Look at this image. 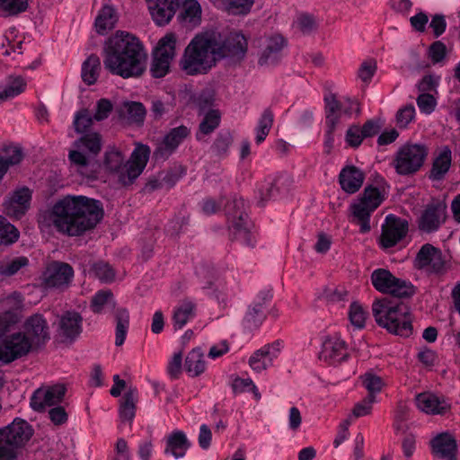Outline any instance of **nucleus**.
Returning <instances> with one entry per match:
<instances>
[{
  "instance_id": "30",
  "label": "nucleus",
  "mask_w": 460,
  "mask_h": 460,
  "mask_svg": "<svg viewBox=\"0 0 460 460\" xmlns=\"http://www.w3.org/2000/svg\"><path fill=\"white\" fill-rule=\"evenodd\" d=\"M430 443L435 456L445 460H456V442L452 435L439 434Z\"/></svg>"
},
{
  "instance_id": "53",
  "label": "nucleus",
  "mask_w": 460,
  "mask_h": 460,
  "mask_svg": "<svg viewBox=\"0 0 460 460\" xmlns=\"http://www.w3.org/2000/svg\"><path fill=\"white\" fill-rule=\"evenodd\" d=\"M173 100L170 98H154L151 101V112L155 119H160L164 114L173 109Z\"/></svg>"
},
{
  "instance_id": "27",
  "label": "nucleus",
  "mask_w": 460,
  "mask_h": 460,
  "mask_svg": "<svg viewBox=\"0 0 460 460\" xmlns=\"http://www.w3.org/2000/svg\"><path fill=\"white\" fill-rule=\"evenodd\" d=\"M148 9L154 22L163 26L167 24L179 7L178 0H156L147 2Z\"/></svg>"
},
{
  "instance_id": "40",
  "label": "nucleus",
  "mask_w": 460,
  "mask_h": 460,
  "mask_svg": "<svg viewBox=\"0 0 460 460\" xmlns=\"http://www.w3.org/2000/svg\"><path fill=\"white\" fill-rule=\"evenodd\" d=\"M117 22L114 10L111 6H104L95 19V28L99 34H106Z\"/></svg>"
},
{
  "instance_id": "48",
  "label": "nucleus",
  "mask_w": 460,
  "mask_h": 460,
  "mask_svg": "<svg viewBox=\"0 0 460 460\" xmlns=\"http://www.w3.org/2000/svg\"><path fill=\"white\" fill-rule=\"evenodd\" d=\"M22 158V150L18 146H6L2 149L0 155L1 162L6 166V170L10 166L20 164Z\"/></svg>"
},
{
  "instance_id": "46",
  "label": "nucleus",
  "mask_w": 460,
  "mask_h": 460,
  "mask_svg": "<svg viewBox=\"0 0 460 460\" xmlns=\"http://www.w3.org/2000/svg\"><path fill=\"white\" fill-rule=\"evenodd\" d=\"M26 82L21 76L10 80L5 88L0 92V103L12 99L24 92Z\"/></svg>"
},
{
  "instance_id": "6",
  "label": "nucleus",
  "mask_w": 460,
  "mask_h": 460,
  "mask_svg": "<svg viewBox=\"0 0 460 460\" xmlns=\"http://www.w3.org/2000/svg\"><path fill=\"white\" fill-rule=\"evenodd\" d=\"M33 429L24 420L16 418L0 429V460H13L17 448L24 446L31 438Z\"/></svg>"
},
{
  "instance_id": "34",
  "label": "nucleus",
  "mask_w": 460,
  "mask_h": 460,
  "mask_svg": "<svg viewBox=\"0 0 460 460\" xmlns=\"http://www.w3.org/2000/svg\"><path fill=\"white\" fill-rule=\"evenodd\" d=\"M190 443L184 432L181 430L172 431L166 438L164 453L172 455L175 458H181L185 456Z\"/></svg>"
},
{
  "instance_id": "58",
  "label": "nucleus",
  "mask_w": 460,
  "mask_h": 460,
  "mask_svg": "<svg viewBox=\"0 0 460 460\" xmlns=\"http://www.w3.org/2000/svg\"><path fill=\"white\" fill-rule=\"evenodd\" d=\"M93 117L87 110L79 111L74 119V127L77 133L86 132L93 124Z\"/></svg>"
},
{
  "instance_id": "54",
  "label": "nucleus",
  "mask_w": 460,
  "mask_h": 460,
  "mask_svg": "<svg viewBox=\"0 0 460 460\" xmlns=\"http://www.w3.org/2000/svg\"><path fill=\"white\" fill-rule=\"evenodd\" d=\"M253 0H225L224 5L229 14H246L250 12Z\"/></svg>"
},
{
  "instance_id": "17",
  "label": "nucleus",
  "mask_w": 460,
  "mask_h": 460,
  "mask_svg": "<svg viewBox=\"0 0 460 460\" xmlns=\"http://www.w3.org/2000/svg\"><path fill=\"white\" fill-rule=\"evenodd\" d=\"M66 391L65 385L59 384L40 387L33 393L30 404L33 410L42 411L46 407L61 402Z\"/></svg>"
},
{
  "instance_id": "50",
  "label": "nucleus",
  "mask_w": 460,
  "mask_h": 460,
  "mask_svg": "<svg viewBox=\"0 0 460 460\" xmlns=\"http://www.w3.org/2000/svg\"><path fill=\"white\" fill-rule=\"evenodd\" d=\"M27 7V0H0V17L15 15Z\"/></svg>"
},
{
  "instance_id": "12",
  "label": "nucleus",
  "mask_w": 460,
  "mask_h": 460,
  "mask_svg": "<svg viewBox=\"0 0 460 460\" xmlns=\"http://www.w3.org/2000/svg\"><path fill=\"white\" fill-rule=\"evenodd\" d=\"M371 283L379 292L397 297H409L414 294L413 286L394 277L385 269H376L371 274Z\"/></svg>"
},
{
  "instance_id": "3",
  "label": "nucleus",
  "mask_w": 460,
  "mask_h": 460,
  "mask_svg": "<svg viewBox=\"0 0 460 460\" xmlns=\"http://www.w3.org/2000/svg\"><path fill=\"white\" fill-rule=\"evenodd\" d=\"M372 313L376 323L389 332L402 337L411 334L410 309L404 303L388 298L376 300L372 305Z\"/></svg>"
},
{
  "instance_id": "16",
  "label": "nucleus",
  "mask_w": 460,
  "mask_h": 460,
  "mask_svg": "<svg viewBox=\"0 0 460 460\" xmlns=\"http://www.w3.org/2000/svg\"><path fill=\"white\" fill-rule=\"evenodd\" d=\"M415 268L424 270L429 273H443L446 270V262L441 251L429 243L424 244L414 261Z\"/></svg>"
},
{
  "instance_id": "21",
  "label": "nucleus",
  "mask_w": 460,
  "mask_h": 460,
  "mask_svg": "<svg viewBox=\"0 0 460 460\" xmlns=\"http://www.w3.org/2000/svg\"><path fill=\"white\" fill-rule=\"evenodd\" d=\"M190 130L186 126H179L172 128L159 143L154 152L156 160L164 161L179 146V145L190 135Z\"/></svg>"
},
{
  "instance_id": "57",
  "label": "nucleus",
  "mask_w": 460,
  "mask_h": 460,
  "mask_svg": "<svg viewBox=\"0 0 460 460\" xmlns=\"http://www.w3.org/2000/svg\"><path fill=\"white\" fill-rule=\"evenodd\" d=\"M28 264L26 257H18L0 264V273L4 276L16 274L22 267Z\"/></svg>"
},
{
  "instance_id": "18",
  "label": "nucleus",
  "mask_w": 460,
  "mask_h": 460,
  "mask_svg": "<svg viewBox=\"0 0 460 460\" xmlns=\"http://www.w3.org/2000/svg\"><path fill=\"white\" fill-rule=\"evenodd\" d=\"M408 232V222L405 219L388 215L385 223L382 226L380 238L384 248H391L405 237Z\"/></svg>"
},
{
  "instance_id": "64",
  "label": "nucleus",
  "mask_w": 460,
  "mask_h": 460,
  "mask_svg": "<svg viewBox=\"0 0 460 460\" xmlns=\"http://www.w3.org/2000/svg\"><path fill=\"white\" fill-rule=\"evenodd\" d=\"M364 138L360 128L357 125H352L347 130L346 141L352 147L359 146Z\"/></svg>"
},
{
  "instance_id": "2",
  "label": "nucleus",
  "mask_w": 460,
  "mask_h": 460,
  "mask_svg": "<svg viewBox=\"0 0 460 460\" xmlns=\"http://www.w3.org/2000/svg\"><path fill=\"white\" fill-rule=\"evenodd\" d=\"M147 53L140 40L128 31H118L103 49L106 70L124 79L141 76L146 68Z\"/></svg>"
},
{
  "instance_id": "1",
  "label": "nucleus",
  "mask_w": 460,
  "mask_h": 460,
  "mask_svg": "<svg viewBox=\"0 0 460 460\" xmlns=\"http://www.w3.org/2000/svg\"><path fill=\"white\" fill-rule=\"evenodd\" d=\"M102 217V203L85 196L67 195L58 199L49 212V219L54 226L70 236L94 228Z\"/></svg>"
},
{
  "instance_id": "15",
  "label": "nucleus",
  "mask_w": 460,
  "mask_h": 460,
  "mask_svg": "<svg viewBox=\"0 0 460 460\" xmlns=\"http://www.w3.org/2000/svg\"><path fill=\"white\" fill-rule=\"evenodd\" d=\"M74 278L73 268L66 262L52 261L43 273V284L48 288L64 290L67 288Z\"/></svg>"
},
{
  "instance_id": "20",
  "label": "nucleus",
  "mask_w": 460,
  "mask_h": 460,
  "mask_svg": "<svg viewBox=\"0 0 460 460\" xmlns=\"http://www.w3.org/2000/svg\"><path fill=\"white\" fill-rule=\"evenodd\" d=\"M349 357L346 342L338 335L327 336L322 344L320 359L330 365L340 364Z\"/></svg>"
},
{
  "instance_id": "36",
  "label": "nucleus",
  "mask_w": 460,
  "mask_h": 460,
  "mask_svg": "<svg viewBox=\"0 0 460 460\" xmlns=\"http://www.w3.org/2000/svg\"><path fill=\"white\" fill-rule=\"evenodd\" d=\"M116 302L111 290L102 289L93 296L90 308L94 314H103L110 309H114Z\"/></svg>"
},
{
  "instance_id": "9",
  "label": "nucleus",
  "mask_w": 460,
  "mask_h": 460,
  "mask_svg": "<svg viewBox=\"0 0 460 460\" xmlns=\"http://www.w3.org/2000/svg\"><path fill=\"white\" fill-rule=\"evenodd\" d=\"M384 199V190L377 187L367 186L358 201L351 205L353 217L360 225L362 233L370 230V215L381 205Z\"/></svg>"
},
{
  "instance_id": "61",
  "label": "nucleus",
  "mask_w": 460,
  "mask_h": 460,
  "mask_svg": "<svg viewBox=\"0 0 460 460\" xmlns=\"http://www.w3.org/2000/svg\"><path fill=\"white\" fill-rule=\"evenodd\" d=\"M231 144L232 137L229 134H219L212 146V150L217 155H225Z\"/></svg>"
},
{
  "instance_id": "11",
  "label": "nucleus",
  "mask_w": 460,
  "mask_h": 460,
  "mask_svg": "<svg viewBox=\"0 0 460 460\" xmlns=\"http://www.w3.org/2000/svg\"><path fill=\"white\" fill-rule=\"evenodd\" d=\"M176 41L177 39L173 33H167L159 40L153 52L150 65V73L153 77L162 78L168 74L171 63L175 57Z\"/></svg>"
},
{
  "instance_id": "42",
  "label": "nucleus",
  "mask_w": 460,
  "mask_h": 460,
  "mask_svg": "<svg viewBox=\"0 0 460 460\" xmlns=\"http://www.w3.org/2000/svg\"><path fill=\"white\" fill-rule=\"evenodd\" d=\"M274 121V114L270 109H266L261 115L258 124L254 129L255 141L259 145L262 143L269 135Z\"/></svg>"
},
{
  "instance_id": "37",
  "label": "nucleus",
  "mask_w": 460,
  "mask_h": 460,
  "mask_svg": "<svg viewBox=\"0 0 460 460\" xmlns=\"http://www.w3.org/2000/svg\"><path fill=\"white\" fill-rule=\"evenodd\" d=\"M206 369V361L200 349H193L186 357L185 370L189 376L195 377L201 375Z\"/></svg>"
},
{
  "instance_id": "8",
  "label": "nucleus",
  "mask_w": 460,
  "mask_h": 460,
  "mask_svg": "<svg viewBox=\"0 0 460 460\" xmlns=\"http://www.w3.org/2000/svg\"><path fill=\"white\" fill-rule=\"evenodd\" d=\"M428 155L424 144L406 143L396 151L392 164L399 175H411L422 167Z\"/></svg>"
},
{
  "instance_id": "39",
  "label": "nucleus",
  "mask_w": 460,
  "mask_h": 460,
  "mask_svg": "<svg viewBox=\"0 0 460 460\" xmlns=\"http://www.w3.org/2000/svg\"><path fill=\"white\" fill-rule=\"evenodd\" d=\"M100 71L101 62L99 57L91 55L82 66V78L84 82L89 85L93 84L97 81Z\"/></svg>"
},
{
  "instance_id": "29",
  "label": "nucleus",
  "mask_w": 460,
  "mask_h": 460,
  "mask_svg": "<svg viewBox=\"0 0 460 460\" xmlns=\"http://www.w3.org/2000/svg\"><path fill=\"white\" fill-rule=\"evenodd\" d=\"M83 318L79 313L67 311L64 313L58 323L59 335L66 340L74 341L82 332Z\"/></svg>"
},
{
  "instance_id": "35",
  "label": "nucleus",
  "mask_w": 460,
  "mask_h": 460,
  "mask_svg": "<svg viewBox=\"0 0 460 460\" xmlns=\"http://www.w3.org/2000/svg\"><path fill=\"white\" fill-rule=\"evenodd\" d=\"M201 18V7L196 0H185L181 4L179 21L186 26H196Z\"/></svg>"
},
{
  "instance_id": "55",
  "label": "nucleus",
  "mask_w": 460,
  "mask_h": 460,
  "mask_svg": "<svg viewBox=\"0 0 460 460\" xmlns=\"http://www.w3.org/2000/svg\"><path fill=\"white\" fill-rule=\"evenodd\" d=\"M128 118L132 122L141 123L146 114V110L143 103L138 102H128L124 104Z\"/></svg>"
},
{
  "instance_id": "49",
  "label": "nucleus",
  "mask_w": 460,
  "mask_h": 460,
  "mask_svg": "<svg viewBox=\"0 0 460 460\" xmlns=\"http://www.w3.org/2000/svg\"><path fill=\"white\" fill-rule=\"evenodd\" d=\"M367 312L357 302L349 305V319L350 323L357 329L365 327Z\"/></svg>"
},
{
  "instance_id": "14",
  "label": "nucleus",
  "mask_w": 460,
  "mask_h": 460,
  "mask_svg": "<svg viewBox=\"0 0 460 460\" xmlns=\"http://www.w3.org/2000/svg\"><path fill=\"white\" fill-rule=\"evenodd\" d=\"M31 349L27 335L22 332L5 335L0 341V361L9 364L26 356Z\"/></svg>"
},
{
  "instance_id": "22",
  "label": "nucleus",
  "mask_w": 460,
  "mask_h": 460,
  "mask_svg": "<svg viewBox=\"0 0 460 460\" xmlns=\"http://www.w3.org/2000/svg\"><path fill=\"white\" fill-rule=\"evenodd\" d=\"M286 46V40L279 34L265 38L258 59L260 66H273L281 58V52Z\"/></svg>"
},
{
  "instance_id": "59",
  "label": "nucleus",
  "mask_w": 460,
  "mask_h": 460,
  "mask_svg": "<svg viewBox=\"0 0 460 460\" xmlns=\"http://www.w3.org/2000/svg\"><path fill=\"white\" fill-rule=\"evenodd\" d=\"M294 26L304 34L310 33L315 29L316 23L313 16L307 13H300L294 21Z\"/></svg>"
},
{
  "instance_id": "13",
  "label": "nucleus",
  "mask_w": 460,
  "mask_h": 460,
  "mask_svg": "<svg viewBox=\"0 0 460 460\" xmlns=\"http://www.w3.org/2000/svg\"><path fill=\"white\" fill-rule=\"evenodd\" d=\"M215 34V46L217 59L229 58L233 62H239L246 55L248 44L246 38L239 32H231L223 40Z\"/></svg>"
},
{
  "instance_id": "38",
  "label": "nucleus",
  "mask_w": 460,
  "mask_h": 460,
  "mask_svg": "<svg viewBox=\"0 0 460 460\" xmlns=\"http://www.w3.org/2000/svg\"><path fill=\"white\" fill-rule=\"evenodd\" d=\"M220 120L221 115L218 111L211 110L207 112L199 123V131L196 134V138L200 141L203 137L211 134L216 128H218Z\"/></svg>"
},
{
  "instance_id": "63",
  "label": "nucleus",
  "mask_w": 460,
  "mask_h": 460,
  "mask_svg": "<svg viewBox=\"0 0 460 460\" xmlns=\"http://www.w3.org/2000/svg\"><path fill=\"white\" fill-rule=\"evenodd\" d=\"M417 104L421 112L429 114L435 109L436 100L429 93H421L417 98Z\"/></svg>"
},
{
  "instance_id": "24",
  "label": "nucleus",
  "mask_w": 460,
  "mask_h": 460,
  "mask_svg": "<svg viewBox=\"0 0 460 460\" xmlns=\"http://www.w3.org/2000/svg\"><path fill=\"white\" fill-rule=\"evenodd\" d=\"M446 218V207L442 205L428 206L418 219L419 229L427 234L436 232L445 223Z\"/></svg>"
},
{
  "instance_id": "52",
  "label": "nucleus",
  "mask_w": 460,
  "mask_h": 460,
  "mask_svg": "<svg viewBox=\"0 0 460 460\" xmlns=\"http://www.w3.org/2000/svg\"><path fill=\"white\" fill-rule=\"evenodd\" d=\"M375 402L376 395L372 394H367L364 399L357 402L352 410L351 414L349 416L351 417V422L354 419L369 415L372 411V407Z\"/></svg>"
},
{
  "instance_id": "44",
  "label": "nucleus",
  "mask_w": 460,
  "mask_h": 460,
  "mask_svg": "<svg viewBox=\"0 0 460 460\" xmlns=\"http://www.w3.org/2000/svg\"><path fill=\"white\" fill-rule=\"evenodd\" d=\"M326 124L337 126L339 123V111L341 107V101L337 100L334 94H328L324 97Z\"/></svg>"
},
{
  "instance_id": "5",
  "label": "nucleus",
  "mask_w": 460,
  "mask_h": 460,
  "mask_svg": "<svg viewBox=\"0 0 460 460\" xmlns=\"http://www.w3.org/2000/svg\"><path fill=\"white\" fill-rule=\"evenodd\" d=\"M217 60L215 34L197 35L185 49L181 66L188 75L206 74Z\"/></svg>"
},
{
  "instance_id": "47",
  "label": "nucleus",
  "mask_w": 460,
  "mask_h": 460,
  "mask_svg": "<svg viewBox=\"0 0 460 460\" xmlns=\"http://www.w3.org/2000/svg\"><path fill=\"white\" fill-rule=\"evenodd\" d=\"M19 235L18 229L0 216V244H12L18 240Z\"/></svg>"
},
{
  "instance_id": "26",
  "label": "nucleus",
  "mask_w": 460,
  "mask_h": 460,
  "mask_svg": "<svg viewBox=\"0 0 460 460\" xmlns=\"http://www.w3.org/2000/svg\"><path fill=\"white\" fill-rule=\"evenodd\" d=\"M417 408L427 414H444L449 408V403L440 396L430 392L420 393L416 395Z\"/></svg>"
},
{
  "instance_id": "19",
  "label": "nucleus",
  "mask_w": 460,
  "mask_h": 460,
  "mask_svg": "<svg viewBox=\"0 0 460 460\" xmlns=\"http://www.w3.org/2000/svg\"><path fill=\"white\" fill-rule=\"evenodd\" d=\"M0 336L3 335L10 326L16 323L20 319V313L22 308V298L19 293H13L0 302Z\"/></svg>"
},
{
  "instance_id": "23",
  "label": "nucleus",
  "mask_w": 460,
  "mask_h": 460,
  "mask_svg": "<svg viewBox=\"0 0 460 460\" xmlns=\"http://www.w3.org/2000/svg\"><path fill=\"white\" fill-rule=\"evenodd\" d=\"M282 341H275L256 350L249 358V365L255 372H261L272 365L281 351Z\"/></svg>"
},
{
  "instance_id": "10",
  "label": "nucleus",
  "mask_w": 460,
  "mask_h": 460,
  "mask_svg": "<svg viewBox=\"0 0 460 460\" xmlns=\"http://www.w3.org/2000/svg\"><path fill=\"white\" fill-rule=\"evenodd\" d=\"M74 147L75 149L69 152V160L79 168H84L101 152L102 147V137L96 132L86 133L75 141Z\"/></svg>"
},
{
  "instance_id": "28",
  "label": "nucleus",
  "mask_w": 460,
  "mask_h": 460,
  "mask_svg": "<svg viewBox=\"0 0 460 460\" xmlns=\"http://www.w3.org/2000/svg\"><path fill=\"white\" fill-rule=\"evenodd\" d=\"M31 190L22 188L14 191L13 196L4 203L5 213L13 218H21L30 208Z\"/></svg>"
},
{
  "instance_id": "60",
  "label": "nucleus",
  "mask_w": 460,
  "mask_h": 460,
  "mask_svg": "<svg viewBox=\"0 0 460 460\" xmlns=\"http://www.w3.org/2000/svg\"><path fill=\"white\" fill-rule=\"evenodd\" d=\"M415 117V108L413 105H407L397 111L396 122L400 128H406Z\"/></svg>"
},
{
  "instance_id": "62",
  "label": "nucleus",
  "mask_w": 460,
  "mask_h": 460,
  "mask_svg": "<svg viewBox=\"0 0 460 460\" xmlns=\"http://www.w3.org/2000/svg\"><path fill=\"white\" fill-rule=\"evenodd\" d=\"M376 71V63L373 59L364 61L358 71V75L364 83H369Z\"/></svg>"
},
{
  "instance_id": "33",
  "label": "nucleus",
  "mask_w": 460,
  "mask_h": 460,
  "mask_svg": "<svg viewBox=\"0 0 460 460\" xmlns=\"http://www.w3.org/2000/svg\"><path fill=\"white\" fill-rule=\"evenodd\" d=\"M196 308L195 302L189 298L181 300L174 307L172 321L175 331L182 329L190 320L195 317Z\"/></svg>"
},
{
  "instance_id": "31",
  "label": "nucleus",
  "mask_w": 460,
  "mask_h": 460,
  "mask_svg": "<svg viewBox=\"0 0 460 460\" xmlns=\"http://www.w3.org/2000/svg\"><path fill=\"white\" fill-rule=\"evenodd\" d=\"M452 163V151L445 146L438 148L434 154L432 167L429 171V179L432 181L442 180L449 171Z\"/></svg>"
},
{
  "instance_id": "25",
  "label": "nucleus",
  "mask_w": 460,
  "mask_h": 460,
  "mask_svg": "<svg viewBox=\"0 0 460 460\" xmlns=\"http://www.w3.org/2000/svg\"><path fill=\"white\" fill-rule=\"evenodd\" d=\"M25 332L31 347L43 344L49 339V326L40 314L31 316L24 324Z\"/></svg>"
},
{
  "instance_id": "51",
  "label": "nucleus",
  "mask_w": 460,
  "mask_h": 460,
  "mask_svg": "<svg viewBox=\"0 0 460 460\" xmlns=\"http://www.w3.org/2000/svg\"><path fill=\"white\" fill-rule=\"evenodd\" d=\"M363 386L367 390L368 394L376 395L381 392L382 388L385 385L383 379L372 373L367 372L360 376Z\"/></svg>"
},
{
  "instance_id": "45",
  "label": "nucleus",
  "mask_w": 460,
  "mask_h": 460,
  "mask_svg": "<svg viewBox=\"0 0 460 460\" xmlns=\"http://www.w3.org/2000/svg\"><path fill=\"white\" fill-rule=\"evenodd\" d=\"M265 319L262 304H254L250 307L243 318V325L246 329L258 328Z\"/></svg>"
},
{
  "instance_id": "43",
  "label": "nucleus",
  "mask_w": 460,
  "mask_h": 460,
  "mask_svg": "<svg viewBox=\"0 0 460 460\" xmlns=\"http://www.w3.org/2000/svg\"><path fill=\"white\" fill-rule=\"evenodd\" d=\"M137 393L136 389L127 391L119 407V415L123 420L131 421L135 417Z\"/></svg>"
},
{
  "instance_id": "56",
  "label": "nucleus",
  "mask_w": 460,
  "mask_h": 460,
  "mask_svg": "<svg viewBox=\"0 0 460 460\" xmlns=\"http://www.w3.org/2000/svg\"><path fill=\"white\" fill-rule=\"evenodd\" d=\"M92 271L102 282H111L115 278L113 269L106 262L99 261L92 266Z\"/></svg>"
},
{
  "instance_id": "32",
  "label": "nucleus",
  "mask_w": 460,
  "mask_h": 460,
  "mask_svg": "<svg viewBox=\"0 0 460 460\" xmlns=\"http://www.w3.org/2000/svg\"><path fill=\"white\" fill-rule=\"evenodd\" d=\"M364 179V172L353 165L343 168L339 175L341 189L349 194L357 192L361 188Z\"/></svg>"
},
{
  "instance_id": "4",
  "label": "nucleus",
  "mask_w": 460,
  "mask_h": 460,
  "mask_svg": "<svg viewBox=\"0 0 460 460\" xmlns=\"http://www.w3.org/2000/svg\"><path fill=\"white\" fill-rule=\"evenodd\" d=\"M150 155V148L137 144L131 154L129 160L124 164V156L119 150L109 148L105 153L104 164L111 172L118 174L119 181L128 186L142 173L146 166Z\"/></svg>"
},
{
  "instance_id": "41",
  "label": "nucleus",
  "mask_w": 460,
  "mask_h": 460,
  "mask_svg": "<svg viewBox=\"0 0 460 460\" xmlns=\"http://www.w3.org/2000/svg\"><path fill=\"white\" fill-rule=\"evenodd\" d=\"M116 320V346H121L126 339L129 326V314L125 308H118L115 311Z\"/></svg>"
},
{
  "instance_id": "7",
  "label": "nucleus",
  "mask_w": 460,
  "mask_h": 460,
  "mask_svg": "<svg viewBox=\"0 0 460 460\" xmlns=\"http://www.w3.org/2000/svg\"><path fill=\"white\" fill-rule=\"evenodd\" d=\"M226 213L230 223L234 238L247 246H253L255 236L252 232V224L245 212V201L242 198H234L226 206Z\"/></svg>"
}]
</instances>
